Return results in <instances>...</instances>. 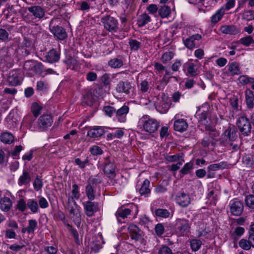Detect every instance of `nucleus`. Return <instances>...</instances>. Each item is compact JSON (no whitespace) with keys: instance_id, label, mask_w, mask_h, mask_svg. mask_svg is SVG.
Here are the masks:
<instances>
[{"instance_id":"1","label":"nucleus","mask_w":254,"mask_h":254,"mask_svg":"<svg viewBox=\"0 0 254 254\" xmlns=\"http://www.w3.org/2000/svg\"><path fill=\"white\" fill-rule=\"evenodd\" d=\"M138 125L142 130L149 133L155 132L159 127V123L147 115H143L139 119Z\"/></svg>"},{"instance_id":"2","label":"nucleus","mask_w":254,"mask_h":254,"mask_svg":"<svg viewBox=\"0 0 254 254\" xmlns=\"http://www.w3.org/2000/svg\"><path fill=\"white\" fill-rule=\"evenodd\" d=\"M53 123V117L49 114L41 116L37 121V127H33L32 124L30 125V129L32 131H44L50 127Z\"/></svg>"},{"instance_id":"3","label":"nucleus","mask_w":254,"mask_h":254,"mask_svg":"<svg viewBox=\"0 0 254 254\" xmlns=\"http://www.w3.org/2000/svg\"><path fill=\"white\" fill-rule=\"evenodd\" d=\"M236 125L240 132L244 136H249L251 132L252 125L249 120L245 116L240 117L237 120Z\"/></svg>"},{"instance_id":"4","label":"nucleus","mask_w":254,"mask_h":254,"mask_svg":"<svg viewBox=\"0 0 254 254\" xmlns=\"http://www.w3.org/2000/svg\"><path fill=\"white\" fill-rule=\"evenodd\" d=\"M103 171L108 177L113 179L116 176V165L114 159L110 156H107L104 158Z\"/></svg>"},{"instance_id":"5","label":"nucleus","mask_w":254,"mask_h":254,"mask_svg":"<svg viewBox=\"0 0 254 254\" xmlns=\"http://www.w3.org/2000/svg\"><path fill=\"white\" fill-rule=\"evenodd\" d=\"M11 49L6 47H3L0 49V65L3 64L7 68L11 66L12 59L11 58Z\"/></svg>"},{"instance_id":"6","label":"nucleus","mask_w":254,"mask_h":254,"mask_svg":"<svg viewBox=\"0 0 254 254\" xmlns=\"http://www.w3.org/2000/svg\"><path fill=\"white\" fill-rule=\"evenodd\" d=\"M238 137L237 131L234 126H230L222 134L221 142L226 144L235 141ZM226 145V144H224Z\"/></svg>"},{"instance_id":"7","label":"nucleus","mask_w":254,"mask_h":254,"mask_svg":"<svg viewBox=\"0 0 254 254\" xmlns=\"http://www.w3.org/2000/svg\"><path fill=\"white\" fill-rule=\"evenodd\" d=\"M54 24V20L52 19L49 24V29L51 33L58 39L63 40L67 37V33L65 29L59 25H55Z\"/></svg>"},{"instance_id":"8","label":"nucleus","mask_w":254,"mask_h":254,"mask_svg":"<svg viewBox=\"0 0 254 254\" xmlns=\"http://www.w3.org/2000/svg\"><path fill=\"white\" fill-rule=\"evenodd\" d=\"M101 21L106 29L110 32L116 31L118 29V21L113 17L106 15L102 17Z\"/></svg>"},{"instance_id":"9","label":"nucleus","mask_w":254,"mask_h":254,"mask_svg":"<svg viewBox=\"0 0 254 254\" xmlns=\"http://www.w3.org/2000/svg\"><path fill=\"white\" fill-rule=\"evenodd\" d=\"M67 209L68 210L69 218L73 220L77 227H79L81 223V215L78 206L77 205L68 206Z\"/></svg>"},{"instance_id":"10","label":"nucleus","mask_w":254,"mask_h":254,"mask_svg":"<svg viewBox=\"0 0 254 254\" xmlns=\"http://www.w3.org/2000/svg\"><path fill=\"white\" fill-rule=\"evenodd\" d=\"M230 210L232 215L234 216H240L243 212L244 204L242 201L234 199L229 203Z\"/></svg>"},{"instance_id":"11","label":"nucleus","mask_w":254,"mask_h":254,"mask_svg":"<svg viewBox=\"0 0 254 254\" xmlns=\"http://www.w3.org/2000/svg\"><path fill=\"white\" fill-rule=\"evenodd\" d=\"M22 78L21 76L19 70L15 69L9 72L7 81L10 86H16L20 85L22 82Z\"/></svg>"},{"instance_id":"12","label":"nucleus","mask_w":254,"mask_h":254,"mask_svg":"<svg viewBox=\"0 0 254 254\" xmlns=\"http://www.w3.org/2000/svg\"><path fill=\"white\" fill-rule=\"evenodd\" d=\"M132 88V84L128 80H120L116 85V90L118 93L128 95Z\"/></svg>"},{"instance_id":"13","label":"nucleus","mask_w":254,"mask_h":254,"mask_svg":"<svg viewBox=\"0 0 254 254\" xmlns=\"http://www.w3.org/2000/svg\"><path fill=\"white\" fill-rule=\"evenodd\" d=\"M84 212L88 217H91L94 213L98 211V204L97 203L89 200L83 203Z\"/></svg>"},{"instance_id":"14","label":"nucleus","mask_w":254,"mask_h":254,"mask_svg":"<svg viewBox=\"0 0 254 254\" xmlns=\"http://www.w3.org/2000/svg\"><path fill=\"white\" fill-rule=\"evenodd\" d=\"M128 231L131 240L137 242L142 239V232L136 225H130L128 227Z\"/></svg>"},{"instance_id":"15","label":"nucleus","mask_w":254,"mask_h":254,"mask_svg":"<svg viewBox=\"0 0 254 254\" xmlns=\"http://www.w3.org/2000/svg\"><path fill=\"white\" fill-rule=\"evenodd\" d=\"M129 108L128 106L124 105L116 111L115 118L118 122L125 123L127 121V116L129 112Z\"/></svg>"},{"instance_id":"16","label":"nucleus","mask_w":254,"mask_h":254,"mask_svg":"<svg viewBox=\"0 0 254 254\" xmlns=\"http://www.w3.org/2000/svg\"><path fill=\"white\" fill-rule=\"evenodd\" d=\"M26 9L33 16V19H40L45 16V10L40 6L34 5L26 8Z\"/></svg>"},{"instance_id":"17","label":"nucleus","mask_w":254,"mask_h":254,"mask_svg":"<svg viewBox=\"0 0 254 254\" xmlns=\"http://www.w3.org/2000/svg\"><path fill=\"white\" fill-rule=\"evenodd\" d=\"M175 199L176 202L183 207H187L190 203V195L184 192H178Z\"/></svg>"},{"instance_id":"18","label":"nucleus","mask_w":254,"mask_h":254,"mask_svg":"<svg viewBox=\"0 0 254 254\" xmlns=\"http://www.w3.org/2000/svg\"><path fill=\"white\" fill-rule=\"evenodd\" d=\"M201 38V35L198 34H194L185 39L184 41V43L187 48L191 50L197 47L196 41H199Z\"/></svg>"},{"instance_id":"19","label":"nucleus","mask_w":254,"mask_h":254,"mask_svg":"<svg viewBox=\"0 0 254 254\" xmlns=\"http://www.w3.org/2000/svg\"><path fill=\"white\" fill-rule=\"evenodd\" d=\"M220 31L224 34L237 35L240 32V29L236 25H223L220 27Z\"/></svg>"},{"instance_id":"20","label":"nucleus","mask_w":254,"mask_h":254,"mask_svg":"<svg viewBox=\"0 0 254 254\" xmlns=\"http://www.w3.org/2000/svg\"><path fill=\"white\" fill-rule=\"evenodd\" d=\"M105 133V130L102 127H96L90 129L87 132V136L90 138L97 139Z\"/></svg>"},{"instance_id":"21","label":"nucleus","mask_w":254,"mask_h":254,"mask_svg":"<svg viewBox=\"0 0 254 254\" xmlns=\"http://www.w3.org/2000/svg\"><path fill=\"white\" fill-rule=\"evenodd\" d=\"M4 27L5 28H0V41L5 42L9 40V33L13 30V26L5 25Z\"/></svg>"},{"instance_id":"22","label":"nucleus","mask_w":254,"mask_h":254,"mask_svg":"<svg viewBox=\"0 0 254 254\" xmlns=\"http://www.w3.org/2000/svg\"><path fill=\"white\" fill-rule=\"evenodd\" d=\"M188 125L184 119H179L174 122V128L176 131L183 132L187 130Z\"/></svg>"},{"instance_id":"23","label":"nucleus","mask_w":254,"mask_h":254,"mask_svg":"<svg viewBox=\"0 0 254 254\" xmlns=\"http://www.w3.org/2000/svg\"><path fill=\"white\" fill-rule=\"evenodd\" d=\"M45 57L48 62L53 63L59 60L60 54L56 50L52 49L47 53Z\"/></svg>"},{"instance_id":"24","label":"nucleus","mask_w":254,"mask_h":254,"mask_svg":"<svg viewBox=\"0 0 254 254\" xmlns=\"http://www.w3.org/2000/svg\"><path fill=\"white\" fill-rule=\"evenodd\" d=\"M31 181V178L29 172L24 169L23 170L22 174L18 180V184L20 186L28 185Z\"/></svg>"},{"instance_id":"25","label":"nucleus","mask_w":254,"mask_h":254,"mask_svg":"<svg viewBox=\"0 0 254 254\" xmlns=\"http://www.w3.org/2000/svg\"><path fill=\"white\" fill-rule=\"evenodd\" d=\"M199 116V121L200 122L201 124H203L204 125V128L206 130L210 131H214L215 130L214 128L209 125H207L208 122L207 121V113L206 111H203L200 114L198 115Z\"/></svg>"},{"instance_id":"26","label":"nucleus","mask_w":254,"mask_h":254,"mask_svg":"<svg viewBox=\"0 0 254 254\" xmlns=\"http://www.w3.org/2000/svg\"><path fill=\"white\" fill-rule=\"evenodd\" d=\"M12 206V201L8 197L4 196L0 199V209L4 212L8 211Z\"/></svg>"},{"instance_id":"27","label":"nucleus","mask_w":254,"mask_h":254,"mask_svg":"<svg viewBox=\"0 0 254 254\" xmlns=\"http://www.w3.org/2000/svg\"><path fill=\"white\" fill-rule=\"evenodd\" d=\"M175 226L181 233L186 231L189 227V221L185 219H178L176 221Z\"/></svg>"},{"instance_id":"28","label":"nucleus","mask_w":254,"mask_h":254,"mask_svg":"<svg viewBox=\"0 0 254 254\" xmlns=\"http://www.w3.org/2000/svg\"><path fill=\"white\" fill-rule=\"evenodd\" d=\"M149 186L150 181L147 179L145 180L139 189V192L141 195H144L145 197L148 196L151 191Z\"/></svg>"},{"instance_id":"29","label":"nucleus","mask_w":254,"mask_h":254,"mask_svg":"<svg viewBox=\"0 0 254 254\" xmlns=\"http://www.w3.org/2000/svg\"><path fill=\"white\" fill-rule=\"evenodd\" d=\"M246 102L247 107L252 109L254 107V95L253 92L250 89H247L245 91Z\"/></svg>"},{"instance_id":"30","label":"nucleus","mask_w":254,"mask_h":254,"mask_svg":"<svg viewBox=\"0 0 254 254\" xmlns=\"http://www.w3.org/2000/svg\"><path fill=\"white\" fill-rule=\"evenodd\" d=\"M225 14V10L224 7H221L220 9L216 11V12L211 17V22L212 24H216L219 22L223 17Z\"/></svg>"},{"instance_id":"31","label":"nucleus","mask_w":254,"mask_h":254,"mask_svg":"<svg viewBox=\"0 0 254 254\" xmlns=\"http://www.w3.org/2000/svg\"><path fill=\"white\" fill-rule=\"evenodd\" d=\"M131 210L128 208L119 209L116 213L117 219L119 222L121 221V219L127 218V216L130 214Z\"/></svg>"},{"instance_id":"32","label":"nucleus","mask_w":254,"mask_h":254,"mask_svg":"<svg viewBox=\"0 0 254 254\" xmlns=\"http://www.w3.org/2000/svg\"><path fill=\"white\" fill-rule=\"evenodd\" d=\"M27 207L33 213H36L39 210L37 201L34 199H29L27 202Z\"/></svg>"},{"instance_id":"33","label":"nucleus","mask_w":254,"mask_h":254,"mask_svg":"<svg viewBox=\"0 0 254 254\" xmlns=\"http://www.w3.org/2000/svg\"><path fill=\"white\" fill-rule=\"evenodd\" d=\"M193 168V163L190 161L186 163L180 171L181 177L190 174Z\"/></svg>"},{"instance_id":"34","label":"nucleus","mask_w":254,"mask_h":254,"mask_svg":"<svg viewBox=\"0 0 254 254\" xmlns=\"http://www.w3.org/2000/svg\"><path fill=\"white\" fill-rule=\"evenodd\" d=\"M0 139L1 142L5 144H10L14 141V136L10 133L3 132L0 135Z\"/></svg>"},{"instance_id":"35","label":"nucleus","mask_w":254,"mask_h":254,"mask_svg":"<svg viewBox=\"0 0 254 254\" xmlns=\"http://www.w3.org/2000/svg\"><path fill=\"white\" fill-rule=\"evenodd\" d=\"M94 186H92L88 183L87 185L86 186L85 188V192L87 198L90 200H93L95 199V191L94 190L95 188Z\"/></svg>"},{"instance_id":"36","label":"nucleus","mask_w":254,"mask_h":254,"mask_svg":"<svg viewBox=\"0 0 254 254\" xmlns=\"http://www.w3.org/2000/svg\"><path fill=\"white\" fill-rule=\"evenodd\" d=\"M108 64L113 68H119L121 67L124 64L122 60L118 58H113L108 61Z\"/></svg>"},{"instance_id":"37","label":"nucleus","mask_w":254,"mask_h":254,"mask_svg":"<svg viewBox=\"0 0 254 254\" xmlns=\"http://www.w3.org/2000/svg\"><path fill=\"white\" fill-rule=\"evenodd\" d=\"M67 65V68H70L72 70L77 68L78 63L76 59L74 58H69L64 61Z\"/></svg>"},{"instance_id":"38","label":"nucleus","mask_w":254,"mask_h":254,"mask_svg":"<svg viewBox=\"0 0 254 254\" xmlns=\"http://www.w3.org/2000/svg\"><path fill=\"white\" fill-rule=\"evenodd\" d=\"M150 21V17L147 14L144 13L140 16L137 21V24L139 27H143Z\"/></svg>"},{"instance_id":"39","label":"nucleus","mask_w":254,"mask_h":254,"mask_svg":"<svg viewBox=\"0 0 254 254\" xmlns=\"http://www.w3.org/2000/svg\"><path fill=\"white\" fill-rule=\"evenodd\" d=\"M187 67L188 73L192 76H194L197 74V69L195 68V65L192 63H186L184 64V67Z\"/></svg>"},{"instance_id":"40","label":"nucleus","mask_w":254,"mask_h":254,"mask_svg":"<svg viewBox=\"0 0 254 254\" xmlns=\"http://www.w3.org/2000/svg\"><path fill=\"white\" fill-rule=\"evenodd\" d=\"M228 70L231 75H238L241 74V72L239 68V64L236 62H233L229 65Z\"/></svg>"},{"instance_id":"41","label":"nucleus","mask_w":254,"mask_h":254,"mask_svg":"<svg viewBox=\"0 0 254 254\" xmlns=\"http://www.w3.org/2000/svg\"><path fill=\"white\" fill-rule=\"evenodd\" d=\"M158 12L162 18H165L170 15L171 8L169 6L165 5L159 9Z\"/></svg>"},{"instance_id":"42","label":"nucleus","mask_w":254,"mask_h":254,"mask_svg":"<svg viewBox=\"0 0 254 254\" xmlns=\"http://www.w3.org/2000/svg\"><path fill=\"white\" fill-rule=\"evenodd\" d=\"M226 163L225 162H221L217 164H213L209 165L207 169L212 171H215L219 169H223L226 167Z\"/></svg>"},{"instance_id":"43","label":"nucleus","mask_w":254,"mask_h":254,"mask_svg":"<svg viewBox=\"0 0 254 254\" xmlns=\"http://www.w3.org/2000/svg\"><path fill=\"white\" fill-rule=\"evenodd\" d=\"M82 102L88 106H92L94 102L93 95L90 93H86L83 97Z\"/></svg>"},{"instance_id":"44","label":"nucleus","mask_w":254,"mask_h":254,"mask_svg":"<svg viewBox=\"0 0 254 254\" xmlns=\"http://www.w3.org/2000/svg\"><path fill=\"white\" fill-rule=\"evenodd\" d=\"M243 163L248 168H251L254 165V160L253 156L250 155H246L243 157Z\"/></svg>"},{"instance_id":"45","label":"nucleus","mask_w":254,"mask_h":254,"mask_svg":"<svg viewBox=\"0 0 254 254\" xmlns=\"http://www.w3.org/2000/svg\"><path fill=\"white\" fill-rule=\"evenodd\" d=\"M183 153H178L173 155L168 156L166 157V160L169 162H175V161H181L184 162V161L183 160Z\"/></svg>"},{"instance_id":"46","label":"nucleus","mask_w":254,"mask_h":254,"mask_svg":"<svg viewBox=\"0 0 254 254\" xmlns=\"http://www.w3.org/2000/svg\"><path fill=\"white\" fill-rule=\"evenodd\" d=\"M240 43L244 46H249L254 43V39L252 36H247L240 40Z\"/></svg>"},{"instance_id":"47","label":"nucleus","mask_w":254,"mask_h":254,"mask_svg":"<svg viewBox=\"0 0 254 254\" xmlns=\"http://www.w3.org/2000/svg\"><path fill=\"white\" fill-rule=\"evenodd\" d=\"M33 71L36 74L43 76L42 73L44 71V65L41 63L36 61Z\"/></svg>"},{"instance_id":"48","label":"nucleus","mask_w":254,"mask_h":254,"mask_svg":"<svg viewBox=\"0 0 254 254\" xmlns=\"http://www.w3.org/2000/svg\"><path fill=\"white\" fill-rule=\"evenodd\" d=\"M128 45L131 51H137L141 47V43L135 39H130Z\"/></svg>"},{"instance_id":"49","label":"nucleus","mask_w":254,"mask_h":254,"mask_svg":"<svg viewBox=\"0 0 254 254\" xmlns=\"http://www.w3.org/2000/svg\"><path fill=\"white\" fill-rule=\"evenodd\" d=\"M16 208L21 212H24L27 208V203L23 198L19 199L16 205Z\"/></svg>"},{"instance_id":"50","label":"nucleus","mask_w":254,"mask_h":254,"mask_svg":"<svg viewBox=\"0 0 254 254\" xmlns=\"http://www.w3.org/2000/svg\"><path fill=\"white\" fill-rule=\"evenodd\" d=\"M36 61L33 60H28L25 62L23 68L25 71H33Z\"/></svg>"},{"instance_id":"51","label":"nucleus","mask_w":254,"mask_h":254,"mask_svg":"<svg viewBox=\"0 0 254 254\" xmlns=\"http://www.w3.org/2000/svg\"><path fill=\"white\" fill-rule=\"evenodd\" d=\"M37 226V222L36 220L30 219L28 220V225L27 227L28 229V233H33Z\"/></svg>"},{"instance_id":"52","label":"nucleus","mask_w":254,"mask_h":254,"mask_svg":"<svg viewBox=\"0 0 254 254\" xmlns=\"http://www.w3.org/2000/svg\"><path fill=\"white\" fill-rule=\"evenodd\" d=\"M155 215L158 217L168 218L169 216V212L165 209L158 208L155 211Z\"/></svg>"},{"instance_id":"53","label":"nucleus","mask_w":254,"mask_h":254,"mask_svg":"<svg viewBox=\"0 0 254 254\" xmlns=\"http://www.w3.org/2000/svg\"><path fill=\"white\" fill-rule=\"evenodd\" d=\"M245 203L247 206L252 209H254V195L249 194L246 196Z\"/></svg>"},{"instance_id":"54","label":"nucleus","mask_w":254,"mask_h":254,"mask_svg":"<svg viewBox=\"0 0 254 254\" xmlns=\"http://www.w3.org/2000/svg\"><path fill=\"white\" fill-rule=\"evenodd\" d=\"M42 107L36 103L32 104L31 111L35 117H37L40 114Z\"/></svg>"},{"instance_id":"55","label":"nucleus","mask_w":254,"mask_h":254,"mask_svg":"<svg viewBox=\"0 0 254 254\" xmlns=\"http://www.w3.org/2000/svg\"><path fill=\"white\" fill-rule=\"evenodd\" d=\"M163 183H165V186L163 184H161L157 186L155 189V191L157 193H163L167 191V189L166 187L168 185V182L163 181Z\"/></svg>"},{"instance_id":"56","label":"nucleus","mask_w":254,"mask_h":254,"mask_svg":"<svg viewBox=\"0 0 254 254\" xmlns=\"http://www.w3.org/2000/svg\"><path fill=\"white\" fill-rule=\"evenodd\" d=\"M239 246L245 250H249L252 247L250 241L245 239H242L239 242Z\"/></svg>"},{"instance_id":"57","label":"nucleus","mask_w":254,"mask_h":254,"mask_svg":"<svg viewBox=\"0 0 254 254\" xmlns=\"http://www.w3.org/2000/svg\"><path fill=\"white\" fill-rule=\"evenodd\" d=\"M150 87V85L146 80L141 81L140 83V91L142 93L147 92Z\"/></svg>"},{"instance_id":"58","label":"nucleus","mask_w":254,"mask_h":254,"mask_svg":"<svg viewBox=\"0 0 254 254\" xmlns=\"http://www.w3.org/2000/svg\"><path fill=\"white\" fill-rule=\"evenodd\" d=\"M116 109L111 106H106L104 108V111L106 115L110 118L112 117L114 114H116Z\"/></svg>"},{"instance_id":"59","label":"nucleus","mask_w":254,"mask_h":254,"mask_svg":"<svg viewBox=\"0 0 254 254\" xmlns=\"http://www.w3.org/2000/svg\"><path fill=\"white\" fill-rule=\"evenodd\" d=\"M48 88V84L43 81H39L37 82L36 90L38 91L44 92Z\"/></svg>"},{"instance_id":"60","label":"nucleus","mask_w":254,"mask_h":254,"mask_svg":"<svg viewBox=\"0 0 254 254\" xmlns=\"http://www.w3.org/2000/svg\"><path fill=\"white\" fill-rule=\"evenodd\" d=\"M174 57V54L172 52H168L164 53L161 57V60L164 64L167 63Z\"/></svg>"},{"instance_id":"61","label":"nucleus","mask_w":254,"mask_h":254,"mask_svg":"<svg viewBox=\"0 0 254 254\" xmlns=\"http://www.w3.org/2000/svg\"><path fill=\"white\" fill-rule=\"evenodd\" d=\"M33 187L35 190L38 191L40 190L43 187V183L40 178L37 176L33 183Z\"/></svg>"},{"instance_id":"62","label":"nucleus","mask_w":254,"mask_h":254,"mask_svg":"<svg viewBox=\"0 0 254 254\" xmlns=\"http://www.w3.org/2000/svg\"><path fill=\"white\" fill-rule=\"evenodd\" d=\"M201 242L200 240H192L190 241V247L193 251H198L201 246Z\"/></svg>"},{"instance_id":"63","label":"nucleus","mask_w":254,"mask_h":254,"mask_svg":"<svg viewBox=\"0 0 254 254\" xmlns=\"http://www.w3.org/2000/svg\"><path fill=\"white\" fill-rule=\"evenodd\" d=\"M243 18L247 21L254 19V11L247 10L244 12Z\"/></svg>"},{"instance_id":"64","label":"nucleus","mask_w":254,"mask_h":254,"mask_svg":"<svg viewBox=\"0 0 254 254\" xmlns=\"http://www.w3.org/2000/svg\"><path fill=\"white\" fill-rule=\"evenodd\" d=\"M158 254H173V252L168 246H162L158 250Z\"/></svg>"}]
</instances>
